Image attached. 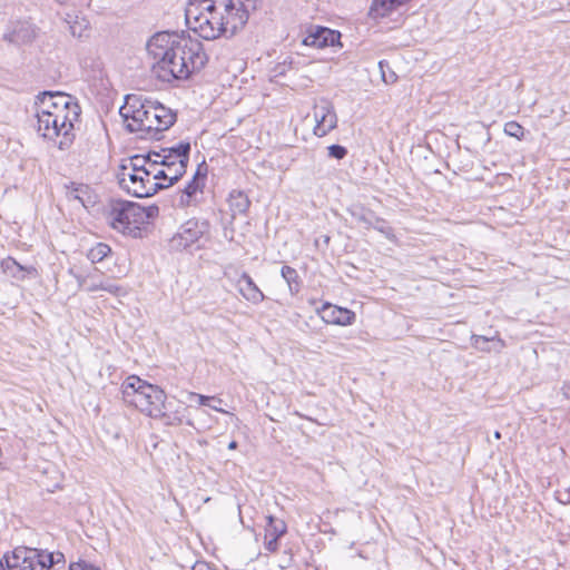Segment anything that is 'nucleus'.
I'll list each match as a JSON object with an SVG mask.
<instances>
[{
    "label": "nucleus",
    "mask_w": 570,
    "mask_h": 570,
    "mask_svg": "<svg viewBox=\"0 0 570 570\" xmlns=\"http://www.w3.org/2000/svg\"><path fill=\"white\" fill-rule=\"evenodd\" d=\"M66 22L69 24L70 33L77 38L83 37L89 27V22L85 18L78 16L72 17L67 14Z\"/></svg>",
    "instance_id": "26"
},
{
    "label": "nucleus",
    "mask_w": 570,
    "mask_h": 570,
    "mask_svg": "<svg viewBox=\"0 0 570 570\" xmlns=\"http://www.w3.org/2000/svg\"><path fill=\"white\" fill-rule=\"evenodd\" d=\"M111 252V248L104 243H98L96 246L89 249L87 257L92 263H99L105 259Z\"/></svg>",
    "instance_id": "27"
},
{
    "label": "nucleus",
    "mask_w": 570,
    "mask_h": 570,
    "mask_svg": "<svg viewBox=\"0 0 570 570\" xmlns=\"http://www.w3.org/2000/svg\"><path fill=\"white\" fill-rule=\"evenodd\" d=\"M1 267L6 274L9 276L22 281L26 278L27 274L36 273V268L33 267H24L20 265L14 258L7 257L1 262Z\"/></svg>",
    "instance_id": "22"
},
{
    "label": "nucleus",
    "mask_w": 570,
    "mask_h": 570,
    "mask_svg": "<svg viewBox=\"0 0 570 570\" xmlns=\"http://www.w3.org/2000/svg\"><path fill=\"white\" fill-rule=\"evenodd\" d=\"M208 230L207 220L189 219L179 227L177 234L171 238V247L179 250L187 249L203 238Z\"/></svg>",
    "instance_id": "9"
},
{
    "label": "nucleus",
    "mask_w": 570,
    "mask_h": 570,
    "mask_svg": "<svg viewBox=\"0 0 570 570\" xmlns=\"http://www.w3.org/2000/svg\"><path fill=\"white\" fill-rule=\"evenodd\" d=\"M261 0H188L187 27L205 40L233 37L247 23Z\"/></svg>",
    "instance_id": "2"
},
{
    "label": "nucleus",
    "mask_w": 570,
    "mask_h": 570,
    "mask_svg": "<svg viewBox=\"0 0 570 570\" xmlns=\"http://www.w3.org/2000/svg\"><path fill=\"white\" fill-rule=\"evenodd\" d=\"M371 228L376 229L387 238L394 237L392 228L382 218L375 217Z\"/></svg>",
    "instance_id": "33"
},
{
    "label": "nucleus",
    "mask_w": 570,
    "mask_h": 570,
    "mask_svg": "<svg viewBox=\"0 0 570 570\" xmlns=\"http://www.w3.org/2000/svg\"><path fill=\"white\" fill-rule=\"evenodd\" d=\"M36 38V28L29 21L13 22L8 32L3 35V40L14 45H26Z\"/></svg>",
    "instance_id": "14"
},
{
    "label": "nucleus",
    "mask_w": 570,
    "mask_h": 570,
    "mask_svg": "<svg viewBox=\"0 0 570 570\" xmlns=\"http://www.w3.org/2000/svg\"><path fill=\"white\" fill-rule=\"evenodd\" d=\"M341 33L325 27H317L303 40L305 46L325 48L340 42Z\"/></svg>",
    "instance_id": "16"
},
{
    "label": "nucleus",
    "mask_w": 570,
    "mask_h": 570,
    "mask_svg": "<svg viewBox=\"0 0 570 570\" xmlns=\"http://www.w3.org/2000/svg\"><path fill=\"white\" fill-rule=\"evenodd\" d=\"M313 116L316 121L314 134L318 137L325 136L336 127L337 117L334 111V107L331 101L326 99H320L314 105Z\"/></svg>",
    "instance_id": "11"
},
{
    "label": "nucleus",
    "mask_w": 570,
    "mask_h": 570,
    "mask_svg": "<svg viewBox=\"0 0 570 570\" xmlns=\"http://www.w3.org/2000/svg\"><path fill=\"white\" fill-rule=\"evenodd\" d=\"M205 180L206 173H202L199 167L185 188L175 197L176 206L181 208L195 206L199 202V197L203 195Z\"/></svg>",
    "instance_id": "12"
},
{
    "label": "nucleus",
    "mask_w": 570,
    "mask_h": 570,
    "mask_svg": "<svg viewBox=\"0 0 570 570\" xmlns=\"http://www.w3.org/2000/svg\"><path fill=\"white\" fill-rule=\"evenodd\" d=\"M144 108L142 100L135 96L129 95L126 97L125 104L120 107L119 114L124 118L125 121L128 122H137L138 120V110Z\"/></svg>",
    "instance_id": "20"
},
{
    "label": "nucleus",
    "mask_w": 570,
    "mask_h": 570,
    "mask_svg": "<svg viewBox=\"0 0 570 570\" xmlns=\"http://www.w3.org/2000/svg\"><path fill=\"white\" fill-rule=\"evenodd\" d=\"M327 149L330 157L335 159H343L347 155L346 148L341 145H331Z\"/></svg>",
    "instance_id": "34"
},
{
    "label": "nucleus",
    "mask_w": 570,
    "mask_h": 570,
    "mask_svg": "<svg viewBox=\"0 0 570 570\" xmlns=\"http://www.w3.org/2000/svg\"><path fill=\"white\" fill-rule=\"evenodd\" d=\"M147 51L153 73L164 82L186 80L208 61L203 43L184 33L158 32L148 40Z\"/></svg>",
    "instance_id": "1"
},
{
    "label": "nucleus",
    "mask_w": 570,
    "mask_h": 570,
    "mask_svg": "<svg viewBox=\"0 0 570 570\" xmlns=\"http://www.w3.org/2000/svg\"><path fill=\"white\" fill-rule=\"evenodd\" d=\"M117 179L119 186L128 194L138 197H150L161 189V184L154 181L148 171H127L118 169Z\"/></svg>",
    "instance_id": "8"
},
{
    "label": "nucleus",
    "mask_w": 570,
    "mask_h": 570,
    "mask_svg": "<svg viewBox=\"0 0 570 570\" xmlns=\"http://www.w3.org/2000/svg\"><path fill=\"white\" fill-rule=\"evenodd\" d=\"M27 548H17L11 554H4L0 559V570H33L28 561Z\"/></svg>",
    "instance_id": "18"
},
{
    "label": "nucleus",
    "mask_w": 570,
    "mask_h": 570,
    "mask_svg": "<svg viewBox=\"0 0 570 570\" xmlns=\"http://www.w3.org/2000/svg\"><path fill=\"white\" fill-rule=\"evenodd\" d=\"M320 315L324 322L334 325H351L355 320L352 311L328 303L322 306Z\"/></svg>",
    "instance_id": "17"
},
{
    "label": "nucleus",
    "mask_w": 570,
    "mask_h": 570,
    "mask_svg": "<svg viewBox=\"0 0 570 570\" xmlns=\"http://www.w3.org/2000/svg\"><path fill=\"white\" fill-rule=\"evenodd\" d=\"M144 210L147 215L146 223H148L149 219L154 218L158 214V207H156V206L144 207Z\"/></svg>",
    "instance_id": "39"
},
{
    "label": "nucleus",
    "mask_w": 570,
    "mask_h": 570,
    "mask_svg": "<svg viewBox=\"0 0 570 570\" xmlns=\"http://www.w3.org/2000/svg\"><path fill=\"white\" fill-rule=\"evenodd\" d=\"M352 215L358 223H362L365 226V228H371V226L376 217V216H374V214L372 212L365 210L363 208L360 210L353 212Z\"/></svg>",
    "instance_id": "31"
},
{
    "label": "nucleus",
    "mask_w": 570,
    "mask_h": 570,
    "mask_svg": "<svg viewBox=\"0 0 570 570\" xmlns=\"http://www.w3.org/2000/svg\"><path fill=\"white\" fill-rule=\"evenodd\" d=\"M144 108L138 110L137 122H128L127 129L131 132H141V138L156 137L160 131L167 130L176 121V114L159 102L145 100Z\"/></svg>",
    "instance_id": "4"
},
{
    "label": "nucleus",
    "mask_w": 570,
    "mask_h": 570,
    "mask_svg": "<svg viewBox=\"0 0 570 570\" xmlns=\"http://www.w3.org/2000/svg\"><path fill=\"white\" fill-rule=\"evenodd\" d=\"M504 132L510 136L514 137L518 140H521L524 137V128L517 121H508L504 125Z\"/></svg>",
    "instance_id": "30"
},
{
    "label": "nucleus",
    "mask_w": 570,
    "mask_h": 570,
    "mask_svg": "<svg viewBox=\"0 0 570 570\" xmlns=\"http://www.w3.org/2000/svg\"><path fill=\"white\" fill-rule=\"evenodd\" d=\"M70 197L73 199H78L83 206H87L88 199L90 198L88 195V187L85 185H79L73 187L69 191Z\"/></svg>",
    "instance_id": "32"
},
{
    "label": "nucleus",
    "mask_w": 570,
    "mask_h": 570,
    "mask_svg": "<svg viewBox=\"0 0 570 570\" xmlns=\"http://www.w3.org/2000/svg\"><path fill=\"white\" fill-rule=\"evenodd\" d=\"M494 438H495V439H500V438H501L500 432H498V431H497V432L494 433Z\"/></svg>",
    "instance_id": "45"
},
{
    "label": "nucleus",
    "mask_w": 570,
    "mask_h": 570,
    "mask_svg": "<svg viewBox=\"0 0 570 570\" xmlns=\"http://www.w3.org/2000/svg\"><path fill=\"white\" fill-rule=\"evenodd\" d=\"M148 173H150L151 180L158 181V183H163L161 180H164V181L168 183V175L166 173L165 167H163V168H160L158 170H150L149 169Z\"/></svg>",
    "instance_id": "36"
},
{
    "label": "nucleus",
    "mask_w": 570,
    "mask_h": 570,
    "mask_svg": "<svg viewBox=\"0 0 570 570\" xmlns=\"http://www.w3.org/2000/svg\"><path fill=\"white\" fill-rule=\"evenodd\" d=\"M168 175V183H160L161 189L173 186L185 173L187 164L181 161L171 163V165H161Z\"/></svg>",
    "instance_id": "25"
},
{
    "label": "nucleus",
    "mask_w": 570,
    "mask_h": 570,
    "mask_svg": "<svg viewBox=\"0 0 570 570\" xmlns=\"http://www.w3.org/2000/svg\"><path fill=\"white\" fill-rule=\"evenodd\" d=\"M236 286L242 296L253 304H259L265 299L263 292L254 283L253 278L245 272L240 274L236 282Z\"/></svg>",
    "instance_id": "19"
},
{
    "label": "nucleus",
    "mask_w": 570,
    "mask_h": 570,
    "mask_svg": "<svg viewBox=\"0 0 570 570\" xmlns=\"http://www.w3.org/2000/svg\"><path fill=\"white\" fill-rule=\"evenodd\" d=\"M78 119H72L68 115H45L37 118V130L46 139L58 141L60 149L69 147L73 139V122Z\"/></svg>",
    "instance_id": "6"
},
{
    "label": "nucleus",
    "mask_w": 570,
    "mask_h": 570,
    "mask_svg": "<svg viewBox=\"0 0 570 570\" xmlns=\"http://www.w3.org/2000/svg\"><path fill=\"white\" fill-rule=\"evenodd\" d=\"M69 570H100L99 568L86 562H75L69 566Z\"/></svg>",
    "instance_id": "37"
},
{
    "label": "nucleus",
    "mask_w": 570,
    "mask_h": 570,
    "mask_svg": "<svg viewBox=\"0 0 570 570\" xmlns=\"http://www.w3.org/2000/svg\"><path fill=\"white\" fill-rule=\"evenodd\" d=\"M166 149H167V151L171 153V155L175 156V159L177 161L188 164L189 151H190L189 142H179L176 147L166 148Z\"/></svg>",
    "instance_id": "28"
},
{
    "label": "nucleus",
    "mask_w": 570,
    "mask_h": 570,
    "mask_svg": "<svg viewBox=\"0 0 570 570\" xmlns=\"http://www.w3.org/2000/svg\"><path fill=\"white\" fill-rule=\"evenodd\" d=\"M287 532V525L284 520L273 515L267 517L265 527V549L268 552H275L278 549V539Z\"/></svg>",
    "instance_id": "15"
},
{
    "label": "nucleus",
    "mask_w": 570,
    "mask_h": 570,
    "mask_svg": "<svg viewBox=\"0 0 570 570\" xmlns=\"http://www.w3.org/2000/svg\"><path fill=\"white\" fill-rule=\"evenodd\" d=\"M106 217L114 229L137 236L140 233V226L146 224L147 215L144 207L137 203L114 199L109 203Z\"/></svg>",
    "instance_id": "5"
},
{
    "label": "nucleus",
    "mask_w": 570,
    "mask_h": 570,
    "mask_svg": "<svg viewBox=\"0 0 570 570\" xmlns=\"http://www.w3.org/2000/svg\"><path fill=\"white\" fill-rule=\"evenodd\" d=\"M122 399L150 417H165V392L136 375L127 377L122 384Z\"/></svg>",
    "instance_id": "3"
},
{
    "label": "nucleus",
    "mask_w": 570,
    "mask_h": 570,
    "mask_svg": "<svg viewBox=\"0 0 570 570\" xmlns=\"http://www.w3.org/2000/svg\"><path fill=\"white\" fill-rule=\"evenodd\" d=\"M77 282L80 287H85L88 292H98L104 291L114 296H125L127 294V289L119 284H117L110 277L99 276L95 273H89L86 276L76 275Z\"/></svg>",
    "instance_id": "10"
},
{
    "label": "nucleus",
    "mask_w": 570,
    "mask_h": 570,
    "mask_svg": "<svg viewBox=\"0 0 570 570\" xmlns=\"http://www.w3.org/2000/svg\"><path fill=\"white\" fill-rule=\"evenodd\" d=\"M218 404H219V403H215V405L209 404V406H210L213 410L217 411V412L227 413L225 410H223L222 407H219V406H218Z\"/></svg>",
    "instance_id": "42"
},
{
    "label": "nucleus",
    "mask_w": 570,
    "mask_h": 570,
    "mask_svg": "<svg viewBox=\"0 0 570 570\" xmlns=\"http://www.w3.org/2000/svg\"><path fill=\"white\" fill-rule=\"evenodd\" d=\"M171 163H177L175 156L167 151V149H163L161 153H154V159L153 164H150V167L158 165H171Z\"/></svg>",
    "instance_id": "29"
},
{
    "label": "nucleus",
    "mask_w": 570,
    "mask_h": 570,
    "mask_svg": "<svg viewBox=\"0 0 570 570\" xmlns=\"http://www.w3.org/2000/svg\"><path fill=\"white\" fill-rule=\"evenodd\" d=\"M237 448V442L236 441H232L229 444H228V449L229 450H235Z\"/></svg>",
    "instance_id": "43"
},
{
    "label": "nucleus",
    "mask_w": 570,
    "mask_h": 570,
    "mask_svg": "<svg viewBox=\"0 0 570 570\" xmlns=\"http://www.w3.org/2000/svg\"><path fill=\"white\" fill-rule=\"evenodd\" d=\"M154 159V153L148 154L146 156L144 155H135L128 159L122 160L118 169L127 170L129 171H149V168H147V165L150 166L153 164Z\"/></svg>",
    "instance_id": "21"
},
{
    "label": "nucleus",
    "mask_w": 570,
    "mask_h": 570,
    "mask_svg": "<svg viewBox=\"0 0 570 570\" xmlns=\"http://www.w3.org/2000/svg\"><path fill=\"white\" fill-rule=\"evenodd\" d=\"M27 556L30 557V566L33 570H52L56 564L65 563V556L61 552H48L46 550L27 548Z\"/></svg>",
    "instance_id": "13"
},
{
    "label": "nucleus",
    "mask_w": 570,
    "mask_h": 570,
    "mask_svg": "<svg viewBox=\"0 0 570 570\" xmlns=\"http://www.w3.org/2000/svg\"><path fill=\"white\" fill-rule=\"evenodd\" d=\"M189 396L190 397H197L198 400V403L200 405H206V406H209L210 402L214 401L216 403H223V400L222 399H218L216 396H207V395H202V394H197V393H189Z\"/></svg>",
    "instance_id": "35"
},
{
    "label": "nucleus",
    "mask_w": 570,
    "mask_h": 570,
    "mask_svg": "<svg viewBox=\"0 0 570 570\" xmlns=\"http://www.w3.org/2000/svg\"><path fill=\"white\" fill-rule=\"evenodd\" d=\"M472 340H473V345L476 348H480L482 351H490L488 347L481 346V343H488L490 341V338L482 336V335H473Z\"/></svg>",
    "instance_id": "38"
},
{
    "label": "nucleus",
    "mask_w": 570,
    "mask_h": 570,
    "mask_svg": "<svg viewBox=\"0 0 570 570\" xmlns=\"http://www.w3.org/2000/svg\"><path fill=\"white\" fill-rule=\"evenodd\" d=\"M562 391H563V394L566 397H570V383L569 384H564L563 387H562Z\"/></svg>",
    "instance_id": "41"
},
{
    "label": "nucleus",
    "mask_w": 570,
    "mask_h": 570,
    "mask_svg": "<svg viewBox=\"0 0 570 570\" xmlns=\"http://www.w3.org/2000/svg\"><path fill=\"white\" fill-rule=\"evenodd\" d=\"M228 204L232 215L235 217L236 215H243L247 213L250 206V200L245 193L240 190H233L229 194Z\"/></svg>",
    "instance_id": "23"
},
{
    "label": "nucleus",
    "mask_w": 570,
    "mask_h": 570,
    "mask_svg": "<svg viewBox=\"0 0 570 570\" xmlns=\"http://www.w3.org/2000/svg\"><path fill=\"white\" fill-rule=\"evenodd\" d=\"M36 117L45 115H68L72 119H78L80 108L72 97L62 92L43 91L37 96L35 102Z\"/></svg>",
    "instance_id": "7"
},
{
    "label": "nucleus",
    "mask_w": 570,
    "mask_h": 570,
    "mask_svg": "<svg viewBox=\"0 0 570 570\" xmlns=\"http://www.w3.org/2000/svg\"><path fill=\"white\" fill-rule=\"evenodd\" d=\"M56 1H57L58 3H60V4H65V3H67V2H68V0H56Z\"/></svg>",
    "instance_id": "44"
},
{
    "label": "nucleus",
    "mask_w": 570,
    "mask_h": 570,
    "mask_svg": "<svg viewBox=\"0 0 570 570\" xmlns=\"http://www.w3.org/2000/svg\"><path fill=\"white\" fill-rule=\"evenodd\" d=\"M193 570H215L206 562L198 561L193 566Z\"/></svg>",
    "instance_id": "40"
},
{
    "label": "nucleus",
    "mask_w": 570,
    "mask_h": 570,
    "mask_svg": "<svg viewBox=\"0 0 570 570\" xmlns=\"http://www.w3.org/2000/svg\"><path fill=\"white\" fill-rule=\"evenodd\" d=\"M147 168H149L150 170H158L157 166L150 167L149 165H147Z\"/></svg>",
    "instance_id": "46"
},
{
    "label": "nucleus",
    "mask_w": 570,
    "mask_h": 570,
    "mask_svg": "<svg viewBox=\"0 0 570 570\" xmlns=\"http://www.w3.org/2000/svg\"><path fill=\"white\" fill-rule=\"evenodd\" d=\"M281 275L288 286V291L292 295H296L302 287V281L295 268L284 265L281 269Z\"/></svg>",
    "instance_id": "24"
}]
</instances>
